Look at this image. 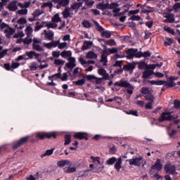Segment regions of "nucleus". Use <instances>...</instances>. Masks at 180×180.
<instances>
[{"label":"nucleus","mask_w":180,"mask_h":180,"mask_svg":"<svg viewBox=\"0 0 180 180\" xmlns=\"http://www.w3.org/2000/svg\"><path fill=\"white\" fill-rule=\"evenodd\" d=\"M72 165V163H71V165H67L65 167H64L63 172H65V174H73L74 172H76L77 167Z\"/></svg>","instance_id":"8"},{"label":"nucleus","mask_w":180,"mask_h":180,"mask_svg":"<svg viewBox=\"0 0 180 180\" xmlns=\"http://www.w3.org/2000/svg\"><path fill=\"white\" fill-rule=\"evenodd\" d=\"M44 46L46 49H53V47H57L58 46V42H56V41H53L49 43H44Z\"/></svg>","instance_id":"19"},{"label":"nucleus","mask_w":180,"mask_h":180,"mask_svg":"<svg viewBox=\"0 0 180 180\" xmlns=\"http://www.w3.org/2000/svg\"><path fill=\"white\" fill-rule=\"evenodd\" d=\"M129 163L130 165H135L136 167H139V165H141V164H143V158H134L129 160Z\"/></svg>","instance_id":"6"},{"label":"nucleus","mask_w":180,"mask_h":180,"mask_svg":"<svg viewBox=\"0 0 180 180\" xmlns=\"http://www.w3.org/2000/svg\"><path fill=\"white\" fill-rule=\"evenodd\" d=\"M30 68L31 71H36L37 68H39L37 63L33 62L30 65Z\"/></svg>","instance_id":"48"},{"label":"nucleus","mask_w":180,"mask_h":180,"mask_svg":"<svg viewBox=\"0 0 180 180\" xmlns=\"http://www.w3.org/2000/svg\"><path fill=\"white\" fill-rule=\"evenodd\" d=\"M57 165L60 167V168H63L67 167V165H71V161L68 160H60L57 162Z\"/></svg>","instance_id":"14"},{"label":"nucleus","mask_w":180,"mask_h":180,"mask_svg":"<svg viewBox=\"0 0 180 180\" xmlns=\"http://www.w3.org/2000/svg\"><path fill=\"white\" fill-rule=\"evenodd\" d=\"M16 4L17 2L15 1L11 2L7 6L8 9L12 11H18V6L16 5Z\"/></svg>","instance_id":"21"},{"label":"nucleus","mask_w":180,"mask_h":180,"mask_svg":"<svg viewBox=\"0 0 180 180\" xmlns=\"http://www.w3.org/2000/svg\"><path fill=\"white\" fill-rule=\"evenodd\" d=\"M82 25H83L84 27H86V28L91 27V26H92V24L91 22H89V20H86L83 21Z\"/></svg>","instance_id":"53"},{"label":"nucleus","mask_w":180,"mask_h":180,"mask_svg":"<svg viewBox=\"0 0 180 180\" xmlns=\"http://www.w3.org/2000/svg\"><path fill=\"white\" fill-rule=\"evenodd\" d=\"M141 94H142L146 101H150V102H154V99L155 98L154 96H153V94L151 93V90H150L147 87H143L141 89Z\"/></svg>","instance_id":"2"},{"label":"nucleus","mask_w":180,"mask_h":180,"mask_svg":"<svg viewBox=\"0 0 180 180\" xmlns=\"http://www.w3.org/2000/svg\"><path fill=\"white\" fill-rule=\"evenodd\" d=\"M12 22L16 29H23V27H25L24 25L27 23V20H26L25 18H21L18 19L16 22H15V19H13Z\"/></svg>","instance_id":"5"},{"label":"nucleus","mask_w":180,"mask_h":180,"mask_svg":"<svg viewBox=\"0 0 180 180\" xmlns=\"http://www.w3.org/2000/svg\"><path fill=\"white\" fill-rule=\"evenodd\" d=\"M174 9L176 12H178V10L180 9V3H176L174 6Z\"/></svg>","instance_id":"63"},{"label":"nucleus","mask_w":180,"mask_h":180,"mask_svg":"<svg viewBox=\"0 0 180 180\" xmlns=\"http://www.w3.org/2000/svg\"><path fill=\"white\" fill-rule=\"evenodd\" d=\"M74 137H75V139H79V140H82L84 139V140H88V134L85 132L76 133L74 135Z\"/></svg>","instance_id":"11"},{"label":"nucleus","mask_w":180,"mask_h":180,"mask_svg":"<svg viewBox=\"0 0 180 180\" xmlns=\"http://www.w3.org/2000/svg\"><path fill=\"white\" fill-rule=\"evenodd\" d=\"M102 37H105L106 39H110V36L112 34H110V32L109 31H103L101 32Z\"/></svg>","instance_id":"44"},{"label":"nucleus","mask_w":180,"mask_h":180,"mask_svg":"<svg viewBox=\"0 0 180 180\" xmlns=\"http://www.w3.org/2000/svg\"><path fill=\"white\" fill-rule=\"evenodd\" d=\"M98 73L99 74V75H102L103 77H104L105 79H109L108 75V73H106V70H105V69H99L98 70Z\"/></svg>","instance_id":"27"},{"label":"nucleus","mask_w":180,"mask_h":180,"mask_svg":"<svg viewBox=\"0 0 180 180\" xmlns=\"http://www.w3.org/2000/svg\"><path fill=\"white\" fill-rule=\"evenodd\" d=\"M141 17L139 15H131L129 18V20H141Z\"/></svg>","instance_id":"58"},{"label":"nucleus","mask_w":180,"mask_h":180,"mask_svg":"<svg viewBox=\"0 0 180 180\" xmlns=\"http://www.w3.org/2000/svg\"><path fill=\"white\" fill-rule=\"evenodd\" d=\"M32 41H33V39H32V38H30V37H29V36H27V37L25 38V39H18L17 40V43H18V44L24 43V44H30V43H32Z\"/></svg>","instance_id":"18"},{"label":"nucleus","mask_w":180,"mask_h":180,"mask_svg":"<svg viewBox=\"0 0 180 180\" xmlns=\"http://www.w3.org/2000/svg\"><path fill=\"white\" fill-rule=\"evenodd\" d=\"M153 74L154 72L153 70H146L143 74V78H150Z\"/></svg>","instance_id":"29"},{"label":"nucleus","mask_w":180,"mask_h":180,"mask_svg":"<svg viewBox=\"0 0 180 180\" xmlns=\"http://www.w3.org/2000/svg\"><path fill=\"white\" fill-rule=\"evenodd\" d=\"M174 14L172 13H167L164 15L165 18H166V20H165V22L167 23H174L175 22V18H174Z\"/></svg>","instance_id":"12"},{"label":"nucleus","mask_w":180,"mask_h":180,"mask_svg":"<svg viewBox=\"0 0 180 180\" xmlns=\"http://www.w3.org/2000/svg\"><path fill=\"white\" fill-rule=\"evenodd\" d=\"M157 67L159 68L162 67V63H160L156 65H149L148 68H150V70H155V68H157Z\"/></svg>","instance_id":"46"},{"label":"nucleus","mask_w":180,"mask_h":180,"mask_svg":"<svg viewBox=\"0 0 180 180\" xmlns=\"http://www.w3.org/2000/svg\"><path fill=\"white\" fill-rule=\"evenodd\" d=\"M25 32L28 37H30V36H32V33H33V28L30 26H27L25 30Z\"/></svg>","instance_id":"32"},{"label":"nucleus","mask_w":180,"mask_h":180,"mask_svg":"<svg viewBox=\"0 0 180 180\" xmlns=\"http://www.w3.org/2000/svg\"><path fill=\"white\" fill-rule=\"evenodd\" d=\"M4 33L6 36V37H11L13 34H15V30L11 27H7L5 30H4Z\"/></svg>","instance_id":"17"},{"label":"nucleus","mask_w":180,"mask_h":180,"mask_svg":"<svg viewBox=\"0 0 180 180\" xmlns=\"http://www.w3.org/2000/svg\"><path fill=\"white\" fill-rule=\"evenodd\" d=\"M56 42H58V49H59V50H63L64 49H67L68 44H67V42H60V40L56 41Z\"/></svg>","instance_id":"25"},{"label":"nucleus","mask_w":180,"mask_h":180,"mask_svg":"<svg viewBox=\"0 0 180 180\" xmlns=\"http://www.w3.org/2000/svg\"><path fill=\"white\" fill-rule=\"evenodd\" d=\"M51 22L55 23H58V22H61V18H60V15L58 13L55 14V15L52 18Z\"/></svg>","instance_id":"34"},{"label":"nucleus","mask_w":180,"mask_h":180,"mask_svg":"<svg viewBox=\"0 0 180 180\" xmlns=\"http://www.w3.org/2000/svg\"><path fill=\"white\" fill-rule=\"evenodd\" d=\"M26 56H27V57L32 60V58H33V57H34V51H29V52H26L25 53Z\"/></svg>","instance_id":"55"},{"label":"nucleus","mask_w":180,"mask_h":180,"mask_svg":"<svg viewBox=\"0 0 180 180\" xmlns=\"http://www.w3.org/2000/svg\"><path fill=\"white\" fill-rule=\"evenodd\" d=\"M57 132H37L34 134L35 137L37 139H39L40 140H44V139H56L57 138Z\"/></svg>","instance_id":"1"},{"label":"nucleus","mask_w":180,"mask_h":180,"mask_svg":"<svg viewBox=\"0 0 180 180\" xmlns=\"http://www.w3.org/2000/svg\"><path fill=\"white\" fill-rule=\"evenodd\" d=\"M81 6H82V3H76L72 6V9L78 11Z\"/></svg>","instance_id":"45"},{"label":"nucleus","mask_w":180,"mask_h":180,"mask_svg":"<svg viewBox=\"0 0 180 180\" xmlns=\"http://www.w3.org/2000/svg\"><path fill=\"white\" fill-rule=\"evenodd\" d=\"M122 65H123L122 60H117L114 64V67H120V68H122Z\"/></svg>","instance_id":"60"},{"label":"nucleus","mask_w":180,"mask_h":180,"mask_svg":"<svg viewBox=\"0 0 180 180\" xmlns=\"http://www.w3.org/2000/svg\"><path fill=\"white\" fill-rule=\"evenodd\" d=\"M105 44H106L107 46H110V47H112V46H116V41H115L114 39H110L108 41H104Z\"/></svg>","instance_id":"38"},{"label":"nucleus","mask_w":180,"mask_h":180,"mask_svg":"<svg viewBox=\"0 0 180 180\" xmlns=\"http://www.w3.org/2000/svg\"><path fill=\"white\" fill-rule=\"evenodd\" d=\"M90 159L91 160V162H94V163H96L98 162L99 165H102V163L101 162L100 160L101 158L99 157H94V156H91L90 158Z\"/></svg>","instance_id":"41"},{"label":"nucleus","mask_w":180,"mask_h":180,"mask_svg":"<svg viewBox=\"0 0 180 180\" xmlns=\"http://www.w3.org/2000/svg\"><path fill=\"white\" fill-rule=\"evenodd\" d=\"M33 49L37 51H44V49L39 45V44H33Z\"/></svg>","instance_id":"39"},{"label":"nucleus","mask_w":180,"mask_h":180,"mask_svg":"<svg viewBox=\"0 0 180 180\" xmlns=\"http://www.w3.org/2000/svg\"><path fill=\"white\" fill-rule=\"evenodd\" d=\"M115 86H121L122 88H127L130 84L127 81L121 80L115 83Z\"/></svg>","instance_id":"13"},{"label":"nucleus","mask_w":180,"mask_h":180,"mask_svg":"<svg viewBox=\"0 0 180 180\" xmlns=\"http://www.w3.org/2000/svg\"><path fill=\"white\" fill-rule=\"evenodd\" d=\"M174 108H175V109L180 108V101H174Z\"/></svg>","instance_id":"64"},{"label":"nucleus","mask_w":180,"mask_h":180,"mask_svg":"<svg viewBox=\"0 0 180 180\" xmlns=\"http://www.w3.org/2000/svg\"><path fill=\"white\" fill-rule=\"evenodd\" d=\"M43 12L44 11L41 10H37L33 13V15L35 16V18H37V16H40V15H41Z\"/></svg>","instance_id":"56"},{"label":"nucleus","mask_w":180,"mask_h":180,"mask_svg":"<svg viewBox=\"0 0 180 180\" xmlns=\"http://www.w3.org/2000/svg\"><path fill=\"white\" fill-rule=\"evenodd\" d=\"M69 63H66L67 68H69V70H72V68H75L76 64H75V58L70 57L68 58Z\"/></svg>","instance_id":"10"},{"label":"nucleus","mask_w":180,"mask_h":180,"mask_svg":"<svg viewBox=\"0 0 180 180\" xmlns=\"http://www.w3.org/2000/svg\"><path fill=\"white\" fill-rule=\"evenodd\" d=\"M103 47V53L101 55V62L103 63V65H106V63H108V56L106 55V45H102Z\"/></svg>","instance_id":"9"},{"label":"nucleus","mask_w":180,"mask_h":180,"mask_svg":"<svg viewBox=\"0 0 180 180\" xmlns=\"http://www.w3.org/2000/svg\"><path fill=\"white\" fill-rule=\"evenodd\" d=\"M97 8L101 9V10L108 9V4H103L101 3L97 5Z\"/></svg>","instance_id":"52"},{"label":"nucleus","mask_w":180,"mask_h":180,"mask_svg":"<svg viewBox=\"0 0 180 180\" xmlns=\"http://www.w3.org/2000/svg\"><path fill=\"white\" fill-rule=\"evenodd\" d=\"M60 56L61 57H63V58H67V57H70L72 56V53L71 52V51H63L60 53Z\"/></svg>","instance_id":"26"},{"label":"nucleus","mask_w":180,"mask_h":180,"mask_svg":"<svg viewBox=\"0 0 180 180\" xmlns=\"http://www.w3.org/2000/svg\"><path fill=\"white\" fill-rule=\"evenodd\" d=\"M108 51L110 53V54H116V53L119 51V49L118 48L108 49V47L106 46V53H108Z\"/></svg>","instance_id":"35"},{"label":"nucleus","mask_w":180,"mask_h":180,"mask_svg":"<svg viewBox=\"0 0 180 180\" xmlns=\"http://www.w3.org/2000/svg\"><path fill=\"white\" fill-rule=\"evenodd\" d=\"M91 46H92L91 41H84L82 49L83 50H88V49H89V47H91Z\"/></svg>","instance_id":"33"},{"label":"nucleus","mask_w":180,"mask_h":180,"mask_svg":"<svg viewBox=\"0 0 180 180\" xmlns=\"http://www.w3.org/2000/svg\"><path fill=\"white\" fill-rule=\"evenodd\" d=\"M115 168L116 171H120V169H122V158H119L118 159H117V161L115 164Z\"/></svg>","instance_id":"22"},{"label":"nucleus","mask_w":180,"mask_h":180,"mask_svg":"<svg viewBox=\"0 0 180 180\" xmlns=\"http://www.w3.org/2000/svg\"><path fill=\"white\" fill-rule=\"evenodd\" d=\"M151 85H165V81L164 80H152L149 82Z\"/></svg>","instance_id":"28"},{"label":"nucleus","mask_w":180,"mask_h":180,"mask_svg":"<svg viewBox=\"0 0 180 180\" xmlns=\"http://www.w3.org/2000/svg\"><path fill=\"white\" fill-rule=\"evenodd\" d=\"M44 33L45 34L46 39H48V40H53V39H54V32H53V31L47 32L46 30H44Z\"/></svg>","instance_id":"20"},{"label":"nucleus","mask_w":180,"mask_h":180,"mask_svg":"<svg viewBox=\"0 0 180 180\" xmlns=\"http://www.w3.org/2000/svg\"><path fill=\"white\" fill-rule=\"evenodd\" d=\"M163 30L167 32V33H169L170 34L174 35L175 34V31L174 29H172L171 27L168 26H165L163 27Z\"/></svg>","instance_id":"36"},{"label":"nucleus","mask_w":180,"mask_h":180,"mask_svg":"<svg viewBox=\"0 0 180 180\" xmlns=\"http://www.w3.org/2000/svg\"><path fill=\"white\" fill-rule=\"evenodd\" d=\"M152 169H155L156 171H161L162 169V164H161V160L158 159L155 165L151 167Z\"/></svg>","instance_id":"15"},{"label":"nucleus","mask_w":180,"mask_h":180,"mask_svg":"<svg viewBox=\"0 0 180 180\" xmlns=\"http://www.w3.org/2000/svg\"><path fill=\"white\" fill-rule=\"evenodd\" d=\"M86 58L94 60L95 58H98V55L94 51H89L86 53Z\"/></svg>","instance_id":"24"},{"label":"nucleus","mask_w":180,"mask_h":180,"mask_svg":"<svg viewBox=\"0 0 180 180\" xmlns=\"http://www.w3.org/2000/svg\"><path fill=\"white\" fill-rule=\"evenodd\" d=\"M54 153V148L47 150L44 153L41 155V158L46 157V155H51Z\"/></svg>","instance_id":"40"},{"label":"nucleus","mask_w":180,"mask_h":180,"mask_svg":"<svg viewBox=\"0 0 180 180\" xmlns=\"http://www.w3.org/2000/svg\"><path fill=\"white\" fill-rule=\"evenodd\" d=\"M61 78V73H56L52 76L49 77V81H54V79H58Z\"/></svg>","instance_id":"31"},{"label":"nucleus","mask_w":180,"mask_h":180,"mask_svg":"<svg viewBox=\"0 0 180 180\" xmlns=\"http://www.w3.org/2000/svg\"><path fill=\"white\" fill-rule=\"evenodd\" d=\"M61 54L60 53L59 51H53L52 52L53 57H56V58H58Z\"/></svg>","instance_id":"61"},{"label":"nucleus","mask_w":180,"mask_h":180,"mask_svg":"<svg viewBox=\"0 0 180 180\" xmlns=\"http://www.w3.org/2000/svg\"><path fill=\"white\" fill-rule=\"evenodd\" d=\"M70 12H71V8L65 9L64 12L63 13L64 18H68L71 16V13Z\"/></svg>","instance_id":"43"},{"label":"nucleus","mask_w":180,"mask_h":180,"mask_svg":"<svg viewBox=\"0 0 180 180\" xmlns=\"http://www.w3.org/2000/svg\"><path fill=\"white\" fill-rule=\"evenodd\" d=\"M8 54V49L0 51V58H4Z\"/></svg>","instance_id":"54"},{"label":"nucleus","mask_w":180,"mask_h":180,"mask_svg":"<svg viewBox=\"0 0 180 180\" xmlns=\"http://www.w3.org/2000/svg\"><path fill=\"white\" fill-rule=\"evenodd\" d=\"M95 25L96 26L97 30H98V32H101V33H102V32L105 31L103 27H102V26L99 25V24L97 22H95Z\"/></svg>","instance_id":"59"},{"label":"nucleus","mask_w":180,"mask_h":180,"mask_svg":"<svg viewBox=\"0 0 180 180\" xmlns=\"http://www.w3.org/2000/svg\"><path fill=\"white\" fill-rule=\"evenodd\" d=\"M74 84L77 86L84 85V84H85V79H82L76 82H74Z\"/></svg>","instance_id":"51"},{"label":"nucleus","mask_w":180,"mask_h":180,"mask_svg":"<svg viewBox=\"0 0 180 180\" xmlns=\"http://www.w3.org/2000/svg\"><path fill=\"white\" fill-rule=\"evenodd\" d=\"M45 26H46L48 29H54L57 26V22H54L53 21L49 22H46Z\"/></svg>","instance_id":"30"},{"label":"nucleus","mask_w":180,"mask_h":180,"mask_svg":"<svg viewBox=\"0 0 180 180\" xmlns=\"http://www.w3.org/2000/svg\"><path fill=\"white\" fill-rule=\"evenodd\" d=\"M22 37H25V33L22 31L19 32L14 35L15 39H22Z\"/></svg>","instance_id":"47"},{"label":"nucleus","mask_w":180,"mask_h":180,"mask_svg":"<svg viewBox=\"0 0 180 180\" xmlns=\"http://www.w3.org/2000/svg\"><path fill=\"white\" fill-rule=\"evenodd\" d=\"M54 64L55 65H64L65 61L61 59H55Z\"/></svg>","instance_id":"42"},{"label":"nucleus","mask_w":180,"mask_h":180,"mask_svg":"<svg viewBox=\"0 0 180 180\" xmlns=\"http://www.w3.org/2000/svg\"><path fill=\"white\" fill-rule=\"evenodd\" d=\"M55 4H59L61 6H67L70 4V0H53Z\"/></svg>","instance_id":"23"},{"label":"nucleus","mask_w":180,"mask_h":180,"mask_svg":"<svg viewBox=\"0 0 180 180\" xmlns=\"http://www.w3.org/2000/svg\"><path fill=\"white\" fill-rule=\"evenodd\" d=\"M178 79V77H169V81L170 82H165V86H169L170 88H172V86H175L176 84L174 82V81Z\"/></svg>","instance_id":"16"},{"label":"nucleus","mask_w":180,"mask_h":180,"mask_svg":"<svg viewBox=\"0 0 180 180\" xmlns=\"http://www.w3.org/2000/svg\"><path fill=\"white\" fill-rule=\"evenodd\" d=\"M117 161V159H116V158H115V157H112V158L107 160L106 164L108 165H113V164H115V162H116Z\"/></svg>","instance_id":"37"},{"label":"nucleus","mask_w":180,"mask_h":180,"mask_svg":"<svg viewBox=\"0 0 180 180\" xmlns=\"http://www.w3.org/2000/svg\"><path fill=\"white\" fill-rule=\"evenodd\" d=\"M71 143V136L70 135L65 136V146H67Z\"/></svg>","instance_id":"50"},{"label":"nucleus","mask_w":180,"mask_h":180,"mask_svg":"<svg viewBox=\"0 0 180 180\" xmlns=\"http://www.w3.org/2000/svg\"><path fill=\"white\" fill-rule=\"evenodd\" d=\"M127 53L129 54V56H127V58H131V57H136V58H140L143 57V52L139 51L137 49H129L127 51Z\"/></svg>","instance_id":"4"},{"label":"nucleus","mask_w":180,"mask_h":180,"mask_svg":"<svg viewBox=\"0 0 180 180\" xmlns=\"http://www.w3.org/2000/svg\"><path fill=\"white\" fill-rule=\"evenodd\" d=\"M28 140H29L28 137H25L21 139L18 142V146H22V144H24V143H26V141H27Z\"/></svg>","instance_id":"57"},{"label":"nucleus","mask_w":180,"mask_h":180,"mask_svg":"<svg viewBox=\"0 0 180 180\" xmlns=\"http://www.w3.org/2000/svg\"><path fill=\"white\" fill-rule=\"evenodd\" d=\"M19 65H20L19 63L13 61L11 64V68H13L15 70V68H18Z\"/></svg>","instance_id":"62"},{"label":"nucleus","mask_w":180,"mask_h":180,"mask_svg":"<svg viewBox=\"0 0 180 180\" xmlns=\"http://www.w3.org/2000/svg\"><path fill=\"white\" fill-rule=\"evenodd\" d=\"M172 112H164L162 113L160 117L158 118L159 122H165V120H174L176 118V116H173L171 115Z\"/></svg>","instance_id":"3"},{"label":"nucleus","mask_w":180,"mask_h":180,"mask_svg":"<svg viewBox=\"0 0 180 180\" xmlns=\"http://www.w3.org/2000/svg\"><path fill=\"white\" fill-rule=\"evenodd\" d=\"M165 171L167 174H172V175H176L178 174L175 170V166L171 164H167L165 166Z\"/></svg>","instance_id":"7"},{"label":"nucleus","mask_w":180,"mask_h":180,"mask_svg":"<svg viewBox=\"0 0 180 180\" xmlns=\"http://www.w3.org/2000/svg\"><path fill=\"white\" fill-rule=\"evenodd\" d=\"M108 9H115L119 6V4L117 3H111L110 4H107Z\"/></svg>","instance_id":"49"}]
</instances>
